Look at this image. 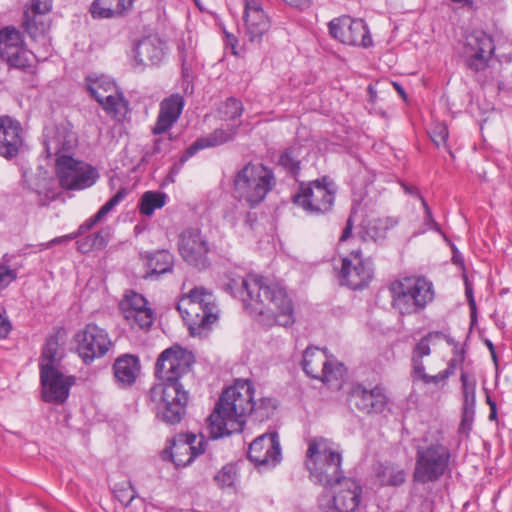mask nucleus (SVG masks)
I'll use <instances>...</instances> for the list:
<instances>
[{"label":"nucleus","mask_w":512,"mask_h":512,"mask_svg":"<svg viewBox=\"0 0 512 512\" xmlns=\"http://www.w3.org/2000/svg\"><path fill=\"white\" fill-rule=\"evenodd\" d=\"M372 276V264L362 257L360 250H354L342 259V267L339 273L341 285L353 290L362 289L368 285Z\"/></svg>","instance_id":"obj_15"},{"label":"nucleus","mask_w":512,"mask_h":512,"mask_svg":"<svg viewBox=\"0 0 512 512\" xmlns=\"http://www.w3.org/2000/svg\"><path fill=\"white\" fill-rule=\"evenodd\" d=\"M248 458L260 469H270L281 460V447L276 432L257 437L249 446Z\"/></svg>","instance_id":"obj_16"},{"label":"nucleus","mask_w":512,"mask_h":512,"mask_svg":"<svg viewBox=\"0 0 512 512\" xmlns=\"http://www.w3.org/2000/svg\"><path fill=\"white\" fill-rule=\"evenodd\" d=\"M254 388L247 379H238L220 396L208 418V430L212 439L240 432L246 416L253 410Z\"/></svg>","instance_id":"obj_3"},{"label":"nucleus","mask_w":512,"mask_h":512,"mask_svg":"<svg viewBox=\"0 0 512 512\" xmlns=\"http://www.w3.org/2000/svg\"><path fill=\"white\" fill-rule=\"evenodd\" d=\"M204 437H197L194 434H179L173 439L171 445V457L174 464L178 467H186L193 460L202 454L204 448Z\"/></svg>","instance_id":"obj_24"},{"label":"nucleus","mask_w":512,"mask_h":512,"mask_svg":"<svg viewBox=\"0 0 512 512\" xmlns=\"http://www.w3.org/2000/svg\"><path fill=\"white\" fill-rule=\"evenodd\" d=\"M140 370V360L133 354L120 355L113 364L115 380L123 388L130 387L136 382Z\"/></svg>","instance_id":"obj_27"},{"label":"nucleus","mask_w":512,"mask_h":512,"mask_svg":"<svg viewBox=\"0 0 512 512\" xmlns=\"http://www.w3.org/2000/svg\"><path fill=\"white\" fill-rule=\"evenodd\" d=\"M74 142L73 134L68 133L63 128L47 131L44 141L47 156H56L57 158L62 156V152H67L72 149Z\"/></svg>","instance_id":"obj_32"},{"label":"nucleus","mask_w":512,"mask_h":512,"mask_svg":"<svg viewBox=\"0 0 512 512\" xmlns=\"http://www.w3.org/2000/svg\"><path fill=\"white\" fill-rule=\"evenodd\" d=\"M341 463V453L329 440L315 438L309 441L305 466L314 483L334 487L345 478Z\"/></svg>","instance_id":"obj_4"},{"label":"nucleus","mask_w":512,"mask_h":512,"mask_svg":"<svg viewBox=\"0 0 512 512\" xmlns=\"http://www.w3.org/2000/svg\"><path fill=\"white\" fill-rule=\"evenodd\" d=\"M237 478L236 469L233 465H225L214 477L216 483L224 488L231 487Z\"/></svg>","instance_id":"obj_47"},{"label":"nucleus","mask_w":512,"mask_h":512,"mask_svg":"<svg viewBox=\"0 0 512 512\" xmlns=\"http://www.w3.org/2000/svg\"><path fill=\"white\" fill-rule=\"evenodd\" d=\"M465 294H466V297H467V300H468L471 310L475 311L476 304H475V300H474V296H473V290L467 281L465 282Z\"/></svg>","instance_id":"obj_62"},{"label":"nucleus","mask_w":512,"mask_h":512,"mask_svg":"<svg viewBox=\"0 0 512 512\" xmlns=\"http://www.w3.org/2000/svg\"><path fill=\"white\" fill-rule=\"evenodd\" d=\"M351 233H352V223H351V219L349 218L347 220L346 227L343 230V233H342V235L340 237V241H345L346 239H348L349 236L351 235Z\"/></svg>","instance_id":"obj_63"},{"label":"nucleus","mask_w":512,"mask_h":512,"mask_svg":"<svg viewBox=\"0 0 512 512\" xmlns=\"http://www.w3.org/2000/svg\"><path fill=\"white\" fill-rule=\"evenodd\" d=\"M492 39L483 32H473L466 36L464 55L470 60L487 63L494 51Z\"/></svg>","instance_id":"obj_28"},{"label":"nucleus","mask_w":512,"mask_h":512,"mask_svg":"<svg viewBox=\"0 0 512 512\" xmlns=\"http://www.w3.org/2000/svg\"><path fill=\"white\" fill-rule=\"evenodd\" d=\"M302 368L311 378L330 382L342 376L344 368L341 363L330 359L325 350L308 347L303 353Z\"/></svg>","instance_id":"obj_13"},{"label":"nucleus","mask_w":512,"mask_h":512,"mask_svg":"<svg viewBox=\"0 0 512 512\" xmlns=\"http://www.w3.org/2000/svg\"><path fill=\"white\" fill-rule=\"evenodd\" d=\"M125 196L126 190L124 188L118 190L117 193L98 210V212L96 213V219H104L106 215L124 199Z\"/></svg>","instance_id":"obj_50"},{"label":"nucleus","mask_w":512,"mask_h":512,"mask_svg":"<svg viewBox=\"0 0 512 512\" xmlns=\"http://www.w3.org/2000/svg\"><path fill=\"white\" fill-rule=\"evenodd\" d=\"M185 105L180 94H172L160 103L157 121L152 129L153 134L160 135L168 131L179 119Z\"/></svg>","instance_id":"obj_25"},{"label":"nucleus","mask_w":512,"mask_h":512,"mask_svg":"<svg viewBox=\"0 0 512 512\" xmlns=\"http://www.w3.org/2000/svg\"><path fill=\"white\" fill-rule=\"evenodd\" d=\"M475 406L463 405L462 407V419L460 423V431L467 432L471 429L472 422L474 420Z\"/></svg>","instance_id":"obj_52"},{"label":"nucleus","mask_w":512,"mask_h":512,"mask_svg":"<svg viewBox=\"0 0 512 512\" xmlns=\"http://www.w3.org/2000/svg\"><path fill=\"white\" fill-rule=\"evenodd\" d=\"M180 51H181V57H182V61H183L182 64H185L188 61L194 60V51H193L192 47H190V49L187 53H184L183 50H180Z\"/></svg>","instance_id":"obj_64"},{"label":"nucleus","mask_w":512,"mask_h":512,"mask_svg":"<svg viewBox=\"0 0 512 512\" xmlns=\"http://www.w3.org/2000/svg\"><path fill=\"white\" fill-rule=\"evenodd\" d=\"M245 34L250 42L260 43L269 31L271 21L261 0H243Z\"/></svg>","instance_id":"obj_22"},{"label":"nucleus","mask_w":512,"mask_h":512,"mask_svg":"<svg viewBox=\"0 0 512 512\" xmlns=\"http://www.w3.org/2000/svg\"><path fill=\"white\" fill-rule=\"evenodd\" d=\"M405 476L404 470L398 467H385L381 472L382 482L392 486L403 484Z\"/></svg>","instance_id":"obj_46"},{"label":"nucleus","mask_w":512,"mask_h":512,"mask_svg":"<svg viewBox=\"0 0 512 512\" xmlns=\"http://www.w3.org/2000/svg\"><path fill=\"white\" fill-rule=\"evenodd\" d=\"M140 257L145 262L147 278L158 277L172 271L174 256L168 250L141 252Z\"/></svg>","instance_id":"obj_30"},{"label":"nucleus","mask_w":512,"mask_h":512,"mask_svg":"<svg viewBox=\"0 0 512 512\" xmlns=\"http://www.w3.org/2000/svg\"><path fill=\"white\" fill-rule=\"evenodd\" d=\"M333 496L323 495L319 498L322 512H355L362 498V487L351 478H344L334 485Z\"/></svg>","instance_id":"obj_11"},{"label":"nucleus","mask_w":512,"mask_h":512,"mask_svg":"<svg viewBox=\"0 0 512 512\" xmlns=\"http://www.w3.org/2000/svg\"><path fill=\"white\" fill-rule=\"evenodd\" d=\"M243 105L236 98H228L220 109V113L225 120H234L243 113Z\"/></svg>","instance_id":"obj_45"},{"label":"nucleus","mask_w":512,"mask_h":512,"mask_svg":"<svg viewBox=\"0 0 512 512\" xmlns=\"http://www.w3.org/2000/svg\"><path fill=\"white\" fill-rule=\"evenodd\" d=\"M177 309L188 325L192 336H206L211 329V325L218 319L217 314L208 312L206 308H200L195 303L178 302Z\"/></svg>","instance_id":"obj_23"},{"label":"nucleus","mask_w":512,"mask_h":512,"mask_svg":"<svg viewBox=\"0 0 512 512\" xmlns=\"http://www.w3.org/2000/svg\"><path fill=\"white\" fill-rule=\"evenodd\" d=\"M463 405H476V379L473 375L462 372L460 376Z\"/></svg>","instance_id":"obj_42"},{"label":"nucleus","mask_w":512,"mask_h":512,"mask_svg":"<svg viewBox=\"0 0 512 512\" xmlns=\"http://www.w3.org/2000/svg\"><path fill=\"white\" fill-rule=\"evenodd\" d=\"M5 314L4 307L0 305V339L6 338L12 328L11 322Z\"/></svg>","instance_id":"obj_56"},{"label":"nucleus","mask_w":512,"mask_h":512,"mask_svg":"<svg viewBox=\"0 0 512 512\" xmlns=\"http://www.w3.org/2000/svg\"><path fill=\"white\" fill-rule=\"evenodd\" d=\"M450 449L441 443L419 446L413 473L414 481L426 484L438 481L449 471L451 463Z\"/></svg>","instance_id":"obj_7"},{"label":"nucleus","mask_w":512,"mask_h":512,"mask_svg":"<svg viewBox=\"0 0 512 512\" xmlns=\"http://www.w3.org/2000/svg\"><path fill=\"white\" fill-rule=\"evenodd\" d=\"M147 300L134 291H127L120 301L119 309L129 325L149 329L154 322V312Z\"/></svg>","instance_id":"obj_19"},{"label":"nucleus","mask_w":512,"mask_h":512,"mask_svg":"<svg viewBox=\"0 0 512 512\" xmlns=\"http://www.w3.org/2000/svg\"><path fill=\"white\" fill-rule=\"evenodd\" d=\"M52 8V0H30V9L27 12L35 15L48 13Z\"/></svg>","instance_id":"obj_53"},{"label":"nucleus","mask_w":512,"mask_h":512,"mask_svg":"<svg viewBox=\"0 0 512 512\" xmlns=\"http://www.w3.org/2000/svg\"><path fill=\"white\" fill-rule=\"evenodd\" d=\"M347 401L350 406L365 414L382 413L388 403L383 389L375 386L367 389L362 384H355L348 393Z\"/></svg>","instance_id":"obj_21"},{"label":"nucleus","mask_w":512,"mask_h":512,"mask_svg":"<svg viewBox=\"0 0 512 512\" xmlns=\"http://www.w3.org/2000/svg\"><path fill=\"white\" fill-rule=\"evenodd\" d=\"M422 207L424 209V225L427 226V229H432L442 234V230L439 224L434 220L432 211L425 199H422Z\"/></svg>","instance_id":"obj_54"},{"label":"nucleus","mask_w":512,"mask_h":512,"mask_svg":"<svg viewBox=\"0 0 512 512\" xmlns=\"http://www.w3.org/2000/svg\"><path fill=\"white\" fill-rule=\"evenodd\" d=\"M464 360L463 354H461L458 358H452L450 362L448 363V366L446 369L443 370V372H449V377L455 373V369L458 364L462 363Z\"/></svg>","instance_id":"obj_59"},{"label":"nucleus","mask_w":512,"mask_h":512,"mask_svg":"<svg viewBox=\"0 0 512 512\" xmlns=\"http://www.w3.org/2000/svg\"><path fill=\"white\" fill-rule=\"evenodd\" d=\"M179 302L195 303L196 306L206 308L208 312H213V314L218 315L219 312L213 293L204 287H195L188 294L183 296Z\"/></svg>","instance_id":"obj_37"},{"label":"nucleus","mask_w":512,"mask_h":512,"mask_svg":"<svg viewBox=\"0 0 512 512\" xmlns=\"http://www.w3.org/2000/svg\"><path fill=\"white\" fill-rule=\"evenodd\" d=\"M178 250L188 264L197 268L208 265L209 245L198 229L189 228L179 235Z\"/></svg>","instance_id":"obj_17"},{"label":"nucleus","mask_w":512,"mask_h":512,"mask_svg":"<svg viewBox=\"0 0 512 512\" xmlns=\"http://www.w3.org/2000/svg\"><path fill=\"white\" fill-rule=\"evenodd\" d=\"M63 352L57 335H50L43 346L39 360L40 372L59 369Z\"/></svg>","instance_id":"obj_35"},{"label":"nucleus","mask_w":512,"mask_h":512,"mask_svg":"<svg viewBox=\"0 0 512 512\" xmlns=\"http://www.w3.org/2000/svg\"><path fill=\"white\" fill-rule=\"evenodd\" d=\"M110 237V229L108 227L101 229L97 233L90 235L84 243L80 244V250L87 252L90 249L104 248Z\"/></svg>","instance_id":"obj_43"},{"label":"nucleus","mask_w":512,"mask_h":512,"mask_svg":"<svg viewBox=\"0 0 512 512\" xmlns=\"http://www.w3.org/2000/svg\"><path fill=\"white\" fill-rule=\"evenodd\" d=\"M56 173L59 184L66 190H83L93 186L99 173L92 165L76 160L69 155L56 158Z\"/></svg>","instance_id":"obj_9"},{"label":"nucleus","mask_w":512,"mask_h":512,"mask_svg":"<svg viewBox=\"0 0 512 512\" xmlns=\"http://www.w3.org/2000/svg\"><path fill=\"white\" fill-rule=\"evenodd\" d=\"M194 357L181 347L164 350L158 357L155 373L162 381L150 390V403L156 417L166 424L179 423L186 413L189 393L185 382L191 378Z\"/></svg>","instance_id":"obj_1"},{"label":"nucleus","mask_w":512,"mask_h":512,"mask_svg":"<svg viewBox=\"0 0 512 512\" xmlns=\"http://www.w3.org/2000/svg\"><path fill=\"white\" fill-rule=\"evenodd\" d=\"M114 494L124 506H128L137 497V492L130 481L115 485Z\"/></svg>","instance_id":"obj_44"},{"label":"nucleus","mask_w":512,"mask_h":512,"mask_svg":"<svg viewBox=\"0 0 512 512\" xmlns=\"http://www.w3.org/2000/svg\"><path fill=\"white\" fill-rule=\"evenodd\" d=\"M330 35L346 45L361 46L372 45V38L366 23L362 19H352L349 16L335 18L329 23Z\"/></svg>","instance_id":"obj_14"},{"label":"nucleus","mask_w":512,"mask_h":512,"mask_svg":"<svg viewBox=\"0 0 512 512\" xmlns=\"http://www.w3.org/2000/svg\"><path fill=\"white\" fill-rule=\"evenodd\" d=\"M398 222V218L390 216L365 220L361 225L360 235L365 241L372 240L376 242L382 240Z\"/></svg>","instance_id":"obj_34"},{"label":"nucleus","mask_w":512,"mask_h":512,"mask_svg":"<svg viewBox=\"0 0 512 512\" xmlns=\"http://www.w3.org/2000/svg\"><path fill=\"white\" fill-rule=\"evenodd\" d=\"M0 58L7 64H31L36 57L25 48L19 30L4 27L0 30Z\"/></svg>","instance_id":"obj_18"},{"label":"nucleus","mask_w":512,"mask_h":512,"mask_svg":"<svg viewBox=\"0 0 512 512\" xmlns=\"http://www.w3.org/2000/svg\"><path fill=\"white\" fill-rule=\"evenodd\" d=\"M289 5L305 10L312 4V0H285Z\"/></svg>","instance_id":"obj_61"},{"label":"nucleus","mask_w":512,"mask_h":512,"mask_svg":"<svg viewBox=\"0 0 512 512\" xmlns=\"http://www.w3.org/2000/svg\"><path fill=\"white\" fill-rule=\"evenodd\" d=\"M74 342L79 357L86 365L104 357L113 347L107 331L92 323L75 334Z\"/></svg>","instance_id":"obj_10"},{"label":"nucleus","mask_w":512,"mask_h":512,"mask_svg":"<svg viewBox=\"0 0 512 512\" xmlns=\"http://www.w3.org/2000/svg\"><path fill=\"white\" fill-rule=\"evenodd\" d=\"M166 203V195L161 192H145L139 203L141 214L151 216L156 209L162 208Z\"/></svg>","instance_id":"obj_39"},{"label":"nucleus","mask_w":512,"mask_h":512,"mask_svg":"<svg viewBox=\"0 0 512 512\" xmlns=\"http://www.w3.org/2000/svg\"><path fill=\"white\" fill-rule=\"evenodd\" d=\"M162 56V42L156 37H146L134 48V59L137 64H158Z\"/></svg>","instance_id":"obj_31"},{"label":"nucleus","mask_w":512,"mask_h":512,"mask_svg":"<svg viewBox=\"0 0 512 512\" xmlns=\"http://www.w3.org/2000/svg\"><path fill=\"white\" fill-rule=\"evenodd\" d=\"M430 138L436 147L446 146L449 131L444 123H435L429 131Z\"/></svg>","instance_id":"obj_49"},{"label":"nucleus","mask_w":512,"mask_h":512,"mask_svg":"<svg viewBox=\"0 0 512 512\" xmlns=\"http://www.w3.org/2000/svg\"><path fill=\"white\" fill-rule=\"evenodd\" d=\"M276 409V404L271 398H261L259 401L253 400V410L249 413L255 421L263 422L269 419Z\"/></svg>","instance_id":"obj_41"},{"label":"nucleus","mask_w":512,"mask_h":512,"mask_svg":"<svg viewBox=\"0 0 512 512\" xmlns=\"http://www.w3.org/2000/svg\"><path fill=\"white\" fill-rule=\"evenodd\" d=\"M86 80L88 91L108 114L119 117L127 112L128 103L112 80L104 76Z\"/></svg>","instance_id":"obj_12"},{"label":"nucleus","mask_w":512,"mask_h":512,"mask_svg":"<svg viewBox=\"0 0 512 512\" xmlns=\"http://www.w3.org/2000/svg\"><path fill=\"white\" fill-rule=\"evenodd\" d=\"M23 28L33 39L43 36L47 31V24L43 21L41 15L25 12L23 17Z\"/></svg>","instance_id":"obj_40"},{"label":"nucleus","mask_w":512,"mask_h":512,"mask_svg":"<svg viewBox=\"0 0 512 512\" xmlns=\"http://www.w3.org/2000/svg\"><path fill=\"white\" fill-rule=\"evenodd\" d=\"M70 239H73V236L67 235V236H64V237L54 238L53 240H51V241H49L47 243L39 244V250L48 249V248L52 247L55 244H58V243H61L62 241L70 240Z\"/></svg>","instance_id":"obj_60"},{"label":"nucleus","mask_w":512,"mask_h":512,"mask_svg":"<svg viewBox=\"0 0 512 512\" xmlns=\"http://www.w3.org/2000/svg\"><path fill=\"white\" fill-rule=\"evenodd\" d=\"M392 306L402 315L421 312L434 299L433 284L424 277H403L389 287Z\"/></svg>","instance_id":"obj_5"},{"label":"nucleus","mask_w":512,"mask_h":512,"mask_svg":"<svg viewBox=\"0 0 512 512\" xmlns=\"http://www.w3.org/2000/svg\"><path fill=\"white\" fill-rule=\"evenodd\" d=\"M279 163L290 173L296 174L300 167L299 161L294 157L292 151H286L280 156Z\"/></svg>","instance_id":"obj_51"},{"label":"nucleus","mask_w":512,"mask_h":512,"mask_svg":"<svg viewBox=\"0 0 512 512\" xmlns=\"http://www.w3.org/2000/svg\"><path fill=\"white\" fill-rule=\"evenodd\" d=\"M335 193L334 182L324 176L308 183H301L292 200L305 213L318 216L331 211Z\"/></svg>","instance_id":"obj_8"},{"label":"nucleus","mask_w":512,"mask_h":512,"mask_svg":"<svg viewBox=\"0 0 512 512\" xmlns=\"http://www.w3.org/2000/svg\"><path fill=\"white\" fill-rule=\"evenodd\" d=\"M241 296L251 314L265 325L290 326L294 323L293 304L287 292L277 283L250 274L241 279Z\"/></svg>","instance_id":"obj_2"},{"label":"nucleus","mask_w":512,"mask_h":512,"mask_svg":"<svg viewBox=\"0 0 512 512\" xmlns=\"http://www.w3.org/2000/svg\"><path fill=\"white\" fill-rule=\"evenodd\" d=\"M442 332H430L424 337H422L412 352V372H422L424 367L423 358L429 356L431 353L430 341L433 338H440L442 336Z\"/></svg>","instance_id":"obj_38"},{"label":"nucleus","mask_w":512,"mask_h":512,"mask_svg":"<svg viewBox=\"0 0 512 512\" xmlns=\"http://www.w3.org/2000/svg\"><path fill=\"white\" fill-rule=\"evenodd\" d=\"M236 133L237 127H230L227 130L216 129L209 135L197 139L192 145H190L187 148L186 153L188 156H192L201 149L224 144L228 141L233 140Z\"/></svg>","instance_id":"obj_36"},{"label":"nucleus","mask_w":512,"mask_h":512,"mask_svg":"<svg viewBox=\"0 0 512 512\" xmlns=\"http://www.w3.org/2000/svg\"><path fill=\"white\" fill-rule=\"evenodd\" d=\"M17 278L15 270L10 269L5 265H0V290L7 287L11 282Z\"/></svg>","instance_id":"obj_55"},{"label":"nucleus","mask_w":512,"mask_h":512,"mask_svg":"<svg viewBox=\"0 0 512 512\" xmlns=\"http://www.w3.org/2000/svg\"><path fill=\"white\" fill-rule=\"evenodd\" d=\"M20 123L8 116L0 117V155L12 158L22 145Z\"/></svg>","instance_id":"obj_26"},{"label":"nucleus","mask_w":512,"mask_h":512,"mask_svg":"<svg viewBox=\"0 0 512 512\" xmlns=\"http://www.w3.org/2000/svg\"><path fill=\"white\" fill-rule=\"evenodd\" d=\"M132 0H94L90 13L94 19L115 18L131 9Z\"/></svg>","instance_id":"obj_33"},{"label":"nucleus","mask_w":512,"mask_h":512,"mask_svg":"<svg viewBox=\"0 0 512 512\" xmlns=\"http://www.w3.org/2000/svg\"><path fill=\"white\" fill-rule=\"evenodd\" d=\"M102 218L96 219V214L93 215L91 218L87 219L79 228V233H84L87 230H90L93 226H95L97 223L102 221Z\"/></svg>","instance_id":"obj_58"},{"label":"nucleus","mask_w":512,"mask_h":512,"mask_svg":"<svg viewBox=\"0 0 512 512\" xmlns=\"http://www.w3.org/2000/svg\"><path fill=\"white\" fill-rule=\"evenodd\" d=\"M40 380L43 400L57 405L67 400L70 388L76 382L74 376L66 375L59 369L40 372Z\"/></svg>","instance_id":"obj_20"},{"label":"nucleus","mask_w":512,"mask_h":512,"mask_svg":"<svg viewBox=\"0 0 512 512\" xmlns=\"http://www.w3.org/2000/svg\"><path fill=\"white\" fill-rule=\"evenodd\" d=\"M413 375L424 384H434L437 387H443L449 378V372L441 371L438 374L431 376L425 372V368L422 369V372H414Z\"/></svg>","instance_id":"obj_48"},{"label":"nucleus","mask_w":512,"mask_h":512,"mask_svg":"<svg viewBox=\"0 0 512 512\" xmlns=\"http://www.w3.org/2000/svg\"><path fill=\"white\" fill-rule=\"evenodd\" d=\"M275 183L271 169L260 163H248L236 174L234 191L240 201L253 208L265 199Z\"/></svg>","instance_id":"obj_6"},{"label":"nucleus","mask_w":512,"mask_h":512,"mask_svg":"<svg viewBox=\"0 0 512 512\" xmlns=\"http://www.w3.org/2000/svg\"><path fill=\"white\" fill-rule=\"evenodd\" d=\"M26 183L38 196L40 205H46L57 196V183L47 171H40L26 178Z\"/></svg>","instance_id":"obj_29"},{"label":"nucleus","mask_w":512,"mask_h":512,"mask_svg":"<svg viewBox=\"0 0 512 512\" xmlns=\"http://www.w3.org/2000/svg\"><path fill=\"white\" fill-rule=\"evenodd\" d=\"M401 186L406 194H409V195H412V196L418 198L421 202H422V199H424L417 187L409 185L404 182L401 183Z\"/></svg>","instance_id":"obj_57"}]
</instances>
